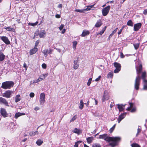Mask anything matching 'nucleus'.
Returning <instances> with one entry per match:
<instances>
[{
	"label": "nucleus",
	"mask_w": 147,
	"mask_h": 147,
	"mask_svg": "<svg viewBox=\"0 0 147 147\" xmlns=\"http://www.w3.org/2000/svg\"><path fill=\"white\" fill-rule=\"evenodd\" d=\"M99 138L104 139L108 142H112L109 143V145L112 147L116 146L121 140L119 137H110L107 136V134H106L99 135Z\"/></svg>",
	"instance_id": "nucleus-1"
},
{
	"label": "nucleus",
	"mask_w": 147,
	"mask_h": 147,
	"mask_svg": "<svg viewBox=\"0 0 147 147\" xmlns=\"http://www.w3.org/2000/svg\"><path fill=\"white\" fill-rule=\"evenodd\" d=\"M136 68L137 76L136 78L135 81L134 87L136 90H138L139 89L141 80V78L140 75L142 70V65L141 64H140L138 66L136 67Z\"/></svg>",
	"instance_id": "nucleus-2"
},
{
	"label": "nucleus",
	"mask_w": 147,
	"mask_h": 147,
	"mask_svg": "<svg viewBox=\"0 0 147 147\" xmlns=\"http://www.w3.org/2000/svg\"><path fill=\"white\" fill-rule=\"evenodd\" d=\"M14 85V82L12 81H7L2 83L1 87L4 89H10Z\"/></svg>",
	"instance_id": "nucleus-3"
},
{
	"label": "nucleus",
	"mask_w": 147,
	"mask_h": 147,
	"mask_svg": "<svg viewBox=\"0 0 147 147\" xmlns=\"http://www.w3.org/2000/svg\"><path fill=\"white\" fill-rule=\"evenodd\" d=\"M110 97L109 94L107 90H105L104 92L102 98V102H104L105 100H108Z\"/></svg>",
	"instance_id": "nucleus-4"
},
{
	"label": "nucleus",
	"mask_w": 147,
	"mask_h": 147,
	"mask_svg": "<svg viewBox=\"0 0 147 147\" xmlns=\"http://www.w3.org/2000/svg\"><path fill=\"white\" fill-rule=\"evenodd\" d=\"M13 93V92L10 90H7L5 91L3 94L2 96L3 97H5L7 98H10L11 96V94Z\"/></svg>",
	"instance_id": "nucleus-5"
},
{
	"label": "nucleus",
	"mask_w": 147,
	"mask_h": 147,
	"mask_svg": "<svg viewBox=\"0 0 147 147\" xmlns=\"http://www.w3.org/2000/svg\"><path fill=\"white\" fill-rule=\"evenodd\" d=\"M111 8L110 5H108L102 10V14L104 16H106L108 13Z\"/></svg>",
	"instance_id": "nucleus-6"
},
{
	"label": "nucleus",
	"mask_w": 147,
	"mask_h": 147,
	"mask_svg": "<svg viewBox=\"0 0 147 147\" xmlns=\"http://www.w3.org/2000/svg\"><path fill=\"white\" fill-rule=\"evenodd\" d=\"M35 35L36 34V36L39 35L40 38H44L45 37L46 34V32L45 30H41L40 32L37 34V32H35L34 33Z\"/></svg>",
	"instance_id": "nucleus-7"
},
{
	"label": "nucleus",
	"mask_w": 147,
	"mask_h": 147,
	"mask_svg": "<svg viewBox=\"0 0 147 147\" xmlns=\"http://www.w3.org/2000/svg\"><path fill=\"white\" fill-rule=\"evenodd\" d=\"M45 94L43 93H41L40 96L39 101L40 105H42L45 102Z\"/></svg>",
	"instance_id": "nucleus-8"
},
{
	"label": "nucleus",
	"mask_w": 147,
	"mask_h": 147,
	"mask_svg": "<svg viewBox=\"0 0 147 147\" xmlns=\"http://www.w3.org/2000/svg\"><path fill=\"white\" fill-rule=\"evenodd\" d=\"M0 113L2 116L3 117L5 118L8 116V113H7L6 109L4 108H1Z\"/></svg>",
	"instance_id": "nucleus-9"
},
{
	"label": "nucleus",
	"mask_w": 147,
	"mask_h": 147,
	"mask_svg": "<svg viewBox=\"0 0 147 147\" xmlns=\"http://www.w3.org/2000/svg\"><path fill=\"white\" fill-rule=\"evenodd\" d=\"M3 104L6 106L8 107V102L4 98L0 97V104Z\"/></svg>",
	"instance_id": "nucleus-10"
},
{
	"label": "nucleus",
	"mask_w": 147,
	"mask_h": 147,
	"mask_svg": "<svg viewBox=\"0 0 147 147\" xmlns=\"http://www.w3.org/2000/svg\"><path fill=\"white\" fill-rule=\"evenodd\" d=\"M1 40L7 45H9L10 42L7 37L5 36H2L1 37Z\"/></svg>",
	"instance_id": "nucleus-11"
},
{
	"label": "nucleus",
	"mask_w": 147,
	"mask_h": 147,
	"mask_svg": "<svg viewBox=\"0 0 147 147\" xmlns=\"http://www.w3.org/2000/svg\"><path fill=\"white\" fill-rule=\"evenodd\" d=\"M142 25V24L141 23H139L135 24L134 25V31H138L141 28Z\"/></svg>",
	"instance_id": "nucleus-12"
},
{
	"label": "nucleus",
	"mask_w": 147,
	"mask_h": 147,
	"mask_svg": "<svg viewBox=\"0 0 147 147\" xmlns=\"http://www.w3.org/2000/svg\"><path fill=\"white\" fill-rule=\"evenodd\" d=\"M90 33V32L89 31L87 30H84L83 31L81 36L82 37H85L86 36L89 35Z\"/></svg>",
	"instance_id": "nucleus-13"
},
{
	"label": "nucleus",
	"mask_w": 147,
	"mask_h": 147,
	"mask_svg": "<svg viewBox=\"0 0 147 147\" xmlns=\"http://www.w3.org/2000/svg\"><path fill=\"white\" fill-rule=\"evenodd\" d=\"M146 72L144 71L143 72L142 74L141 78L144 82H147V80H146Z\"/></svg>",
	"instance_id": "nucleus-14"
},
{
	"label": "nucleus",
	"mask_w": 147,
	"mask_h": 147,
	"mask_svg": "<svg viewBox=\"0 0 147 147\" xmlns=\"http://www.w3.org/2000/svg\"><path fill=\"white\" fill-rule=\"evenodd\" d=\"M38 49L36 47L30 50L29 53L30 55H32L36 53L38 51Z\"/></svg>",
	"instance_id": "nucleus-15"
},
{
	"label": "nucleus",
	"mask_w": 147,
	"mask_h": 147,
	"mask_svg": "<svg viewBox=\"0 0 147 147\" xmlns=\"http://www.w3.org/2000/svg\"><path fill=\"white\" fill-rule=\"evenodd\" d=\"M125 114L124 113H123L119 115L118 119V121L119 123L121 120H122L125 117Z\"/></svg>",
	"instance_id": "nucleus-16"
},
{
	"label": "nucleus",
	"mask_w": 147,
	"mask_h": 147,
	"mask_svg": "<svg viewBox=\"0 0 147 147\" xmlns=\"http://www.w3.org/2000/svg\"><path fill=\"white\" fill-rule=\"evenodd\" d=\"M73 132L75 133L79 134H80L82 132V130H81L80 129L75 128L73 130Z\"/></svg>",
	"instance_id": "nucleus-17"
},
{
	"label": "nucleus",
	"mask_w": 147,
	"mask_h": 147,
	"mask_svg": "<svg viewBox=\"0 0 147 147\" xmlns=\"http://www.w3.org/2000/svg\"><path fill=\"white\" fill-rule=\"evenodd\" d=\"M117 105V108L119 109V111H123L124 110V109L123 107H124L125 105H123V104H118Z\"/></svg>",
	"instance_id": "nucleus-18"
},
{
	"label": "nucleus",
	"mask_w": 147,
	"mask_h": 147,
	"mask_svg": "<svg viewBox=\"0 0 147 147\" xmlns=\"http://www.w3.org/2000/svg\"><path fill=\"white\" fill-rule=\"evenodd\" d=\"M102 24V23L101 20H99L97 21L95 25V26L96 27L98 28L101 26Z\"/></svg>",
	"instance_id": "nucleus-19"
},
{
	"label": "nucleus",
	"mask_w": 147,
	"mask_h": 147,
	"mask_svg": "<svg viewBox=\"0 0 147 147\" xmlns=\"http://www.w3.org/2000/svg\"><path fill=\"white\" fill-rule=\"evenodd\" d=\"M78 63V59L74 61V65L73 67L75 69H77L79 67V64Z\"/></svg>",
	"instance_id": "nucleus-20"
},
{
	"label": "nucleus",
	"mask_w": 147,
	"mask_h": 147,
	"mask_svg": "<svg viewBox=\"0 0 147 147\" xmlns=\"http://www.w3.org/2000/svg\"><path fill=\"white\" fill-rule=\"evenodd\" d=\"M94 139V138L93 137H89L86 138V140L88 144H90L92 142Z\"/></svg>",
	"instance_id": "nucleus-21"
},
{
	"label": "nucleus",
	"mask_w": 147,
	"mask_h": 147,
	"mask_svg": "<svg viewBox=\"0 0 147 147\" xmlns=\"http://www.w3.org/2000/svg\"><path fill=\"white\" fill-rule=\"evenodd\" d=\"M4 28L9 31H12L13 32L15 31V29L11 28L10 27H6Z\"/></svg>",
	"instance_id": "nucleus-22"
},
{
	"label": "nucleus",
	"mask_w": 147,
	"mask_h": 147,
	"mask_svg": "<svg viewBox=\"0 0 147 147\" xmlns=\"http://www.w3.org/2000/svg\"><path fill=\"white\" fill-rule=\"evenodd\" d=\"M114 66L116 68L121 69V64L117 62H115L114 63Z\"/></svg>",
	"instance_id": "nucleus-23"
},
{
	"label": "nucleus",
	"mask_w": 147,
	"mask_h": 147,
	"mask_svg": "<svg viewBox=\"0 0 147 147\" xmlns=\"http://www.w3.org/2000/svg\"><path fill=\"white\" fill-rule=\"evenodd\" d=\"M24 115L25 114L24 113H20V112L16 113L15 114L14 117L16 118H17L20 116L22 115Z\"/></svg>",
	"instance_id": "nucleus-24"
},
{
	"label": "nucleus",
	"mask_w": 147,
	"mask_h": 147,
	"mask_svg": "<svg viewBox=\"0 0 147 147\" xmlns=\"http://www.w3.org/2000/svg\"><path fill=\"white\" fill-rule=\"evenodd\" d=\"M43 140L41 139H38L36 142V143L38 146H40L43 143Z\"/></svg>",
	"instance_id": "nucleus-25"
},
{
	"label": "nucleus",
	"mask_w": 147,
	"mask_h": 147,
	"mask_svg": "<svg viewBox=\"0 0 147 147\" xmlns=\"http://www.w3.org/2000/svg\"><path fill=\"white\" fill-rule=\"evenodd\" d=\"M107 28V27L106 26H105V27L103 28L102 30H101L99 33H97L96 35H98L100 34V35H102L104 32L106 30V29Z\"/></svg>",
	"instance_id": "nucleus-26"
},
{
	"label": "nucleus",
	"mask_w": 147,
	"mask_h": 147,
	"mask_svg": "<svg viewBox=\"0 0 147 147\" xmlns=\"http://www.w3.org/2000/svg\"><path fill=\"white\" fill-rule=\"evenodd\" d=\"M20 96L19 94L16 95L15 99V101L16 102H18L21 99L20 98Z\"/></svg>",
	"instance_id": "nucleus-27"
},
{
	"label": "nucleus",
	"mask_w": 147,
	"mask_h": 147,
	"mask_svg": "<svg viewBox=\"0 0 147 147\" xmlns=\"http://www.w3.org/2000/svg\"><path fill=\"white\" fill-rule=\"evenodd\" d=\"M127 25L129 26H133V23L131 20H129L127 22Z\"/></svg>",
	"instance_id": "nucleus-28"
},
{
	"label": "nucleus",
	"mask_w": 147,
	"mask_h": 147,
	"mask_svg": "<svg viewBox=\"0 0 147 147\" xmlns=\"http://www.w3.org/2000/svg\"><path fill=\"white\" fill-rule=\"evenodd\" d=\"M131 145V147H141L140 145L135 143H133Z\"/></svg>",
	"instance_id": "nucleus-29"
},
{
	"label": "nucleus",
	"mask_w": 147,
	"mask_h": 147,
	"mask_svg": "<svg viewBox=\"0 0 147 147\" xmlns=\"http://www.w3.org/2000/svg\"><path fill=\"white\" fill-rule=\"evenodd\" d=\"M5 56L3 53L0 55V61H3L5 58Z\"/></svg>",
	"instance_id": "nucleus-30"
},
{
	"label": "nucleus",
	"mask_w": 147,
	"mask_h": 147,
	"mask_svg": "<svg viewBox=\"0 0 147 147\" xmlns=\"http://www.w3.org/2000/svg\"><path fill=\"white\" fill-rule=\"evenodd\" d=\"M42 52L43 53L45 57H46L47 56V54L48 53V50L47 49H45Z\"/></svg>",
	"instance_id": "nucleus-31"
},
{
	"label": "nucleus",
	"mask_w": 147,
	"mask_h": 147,
	"mask_svg": "<svg viewBox=\"0 0 147 147\" xmlns=\"http://www.w3.org/2000/svg\"><path fill=\"white\" fill-rule=\"evenodd\" d=\"M80 104L79 108L80 109H82L84 107V103L83 100H81L80 101Z\"/></svg>",
	"instance_id": "nucleus-32"
},
{
	"label": "nucleus",
	"mask_w": 147,
	"mask_h": 147,
	"mask_svg": "<svg viewBox=\"0 0 147 147\" xmlns=\"http://www.w3.org/2000/svg\"><path fill=\"white\" fill-rule=\"evenodd\" d=\"M82 141L81 140H79L76 142L75 144L74 145V147H78V145L79 144L82 143Z\"/></svg>",
	"instance_id": "nucleus-33"
},
{
	"label": "nucleus",
	"mask_w": 147,
	"mask_h": 147,
	"mask_svg": "<svg viewBox=\"0 0 147 147\" xmlns=\"http://www.w3.org/2000/svg\"><path fill=\"white\" fill-rule=\"evenodd\" d=\"M116 124H114L113 125V126L109 130L110 133L111 134L113 132L115 129V128L116 126Z\"/></svg>",
	"instance_id": "nucleus-34"
},
{
	"label": "nucleus",
	"mask_w": 147,
	"mask_h": 147,
	"mask_svg": "<svg viewBox=\"0 0 147 147\" xmlns=\"http://www.w3.org/2000/svg\"><path fill=\"white\" fill-rule=\"evenodd\" d=\"M92 147H101V145L98 143H94L92 144Z\"/></svg>",
	"instance_id": "nucleus-35"
},
{
	"label": "nucleus",
	"mask_w": 147,
	"mask_h": 147,
	"mask_svg": "<svg viewBox=\"0 0 147 147\" xmlns=\"http://www.w3.org/2000/svg\"><path fill=\"white\" fill-rule=\"evenodd\" d=\"M133 45L134 47V48L136 50L138 49L140 46V43H137L134 44H133Z\"/></svg>",
	"instance_id": "nucleus-36"
},
{
	"label": "nucleus",
	"mask_w": 147,
	"mask_h": 147,
	"mask_svg": "<svg viewBox=\"0 0 147 147\" xmlns=\"http://www.w3.org/2000/svg\"><path fill=\"white\" fill-rule=\"evenodd\" d=\"M113 76V72H109L107 75V78H112Z\"/></svg>",
	"instance_id": "nucleus-37"
},
{
	"label": "nucleus",
	"mask_w": 147,
	"mask_h": 147,
	"mask_svg": "<svg viewBox=\"0 0 147 147\" xmlns=\"http://www.w3.org/2000/svg\"><path fill=\"white\" fill-rule=\"evenodd\" d=\"M93 6L94 5H92L87 6L86 8L84 9V11H86L90 10L91 8L93 7Z\"/></svg>",
	"instance_id": "nucleus-38"
},
{
	"label": "nucleus",
	"mask_w": 147,
	"mask_h": 147,
	"mask_svg": "<svg viewBox=\"0 0 147 147\" xmlns=\"http://www.w3.org/2000/svg\"><path fill=\"white\" fill-rule=\"evenodd\" d=\"M77 44V42L76 41H74L73 42V47L74 49H76V46Z\"/></svg>",
	"instance_id": "nucleus-39"
},
{
	"label": "nucleus",
	"mask_w": 147,
	"mask_h": 147,
	"mask_svg": "<svg viewBox=\"0 0 147 147\" xmlns=\"http://www.w3.org/2000/svg\"><path fill=\"white\" fill-rule=\"evenodd\" d=\"M77 115H75L72 118V119H71L70 121V122H71L74 121L76 119H77Z\"/></svg>",
	"instance_id": "nucleus-40"
},
{
	"label": "nucleus",
	"mask_w": 147,
	"mask_h": 147,
	"mask_svg": "<svg viewBox=\"0 0 147 147\" xmlns=\"http://www.w3.org/2000/svg\"><path fill=\"white\" fill-rule=\"evenodd\" d=\"M38 133V131H37L35 132H31L29 134L30 136H34L36 133Z\"/></svg>",
	"instance_id": "nucleus-41"
},
{
	"label": "nucleus",
	"mask_w": 147,
	"mask_h": 147,
	"mask_svg": "<svg viewBox=\"0 0 147 147\" xmlns=\"http://www.w3.org/2000/svg\"><path fill=\"white\" fill-rule=\"evenodd\" d=\"M75 11L76 12H79L80 13H84V11H85L84 9H76L75 10Z\"/></svg>",
	"instance_id": "nucleus-42"
},
{
	"label": "nucleus",
	"mask_w": 147,
	"mask_h": 147,
	"mask_svg": "<svg viewBox=\"0 0 147 147\" xmlns=\"http://www.w3.org/2000/svg\"><path fill=\"white\" fill-rule=\"evenodd\" d=\"M92 80V78H90L89 79L87 83V85L89 86L90 85Z\"/></svg>",
	"instance_id": "nucleus-43"
},
{
	"label": "nucleus",
	"mask_w": 147,
	"mask_h": 147,
	"mask_svg": "<svg viewBox=\"0 0 147 147\" xmlns=\"http://www.w3.org/2000/svg\"><path fill=\"white\" fill-rule=\"evenodd\" d=\"M141 129L139 128H138L137 129V132L136 134V137L138 136V135H139V133L141 132Z\"/></svg>",
	"instance_id": "nucleus-44"
},
{
	"label": "nucleus",
	"mask_w": 147,
	"mask_h": 147,
	"mask_svg": "<svg viewBox=\"0 0 147 147\" xmlns=\"http://www.w3.org/2000/svg\"><path fill=\"white\" fill-rule=\"evenodd\" d=\"M38 21H37L34 23H30V25L32 26H34L37 25L38 24Z\"/></svg>",
	"instance_id": "nucleus-45"
},
{
	"label": "nucleus",
	"mask_w": 147,
	"mask_h": 147,
	"mask_svg": "<svg viewBox=\"0 0 147 147\" xmlns=\"http://www.w3.org/2000/svg\"><path fill=\"white\" fill-rule=\"evenodd\" d=\"M121 69L116 68V69L114 70V72L115 73H118L120 71Z\"/></svg>",
	"instance_id": "nucleus-46"
},
{
	"label": "nucleus",
	"mask_w": 147,
	"mask_h": 147,
	"mask_svg": "<svg viewBox=\"0 0 147 147\" xmlns=\"http://www.w3.org/2000/svg\"><path fill=\"white\" fill-rule=\"evenodd\" d=\"M144 86L143 89L145 90H147V82H144Z\"/></svg>",
	"instance_id": "nucleus-47"
},
{
	"label": "nucleus",
	"mask_w": 147,
	"mask_h": 147,
	"mask_svg": "<svg viewBox=\"0 0 147 147\" xmlns=\"http://www.w3.org/2000/svg\"><path fill=\"white\" fill-rule=\"evenodd\" d=\"M42 67L43 69H46L47 68V65L45 63H43L42 65Z\"/></svg>",
	"instance_id": "nucleus-48"
},
{
	"label": "nucleus",
	"mask_w": 147,
	"mask_h": 147,
	"mask_svg": "<svg viewBox=\"0 0 147 147\" xmlns=\"http://www.w3.org/2000/svg\"><path fill=\"white\" fill-rule=\"evenodd\" d=\"M40 42V41L39 40H37L36 42V43L34 47L37 48L38 45Z\"/></svg>",
	"instance_id": "nucleus-49"
},
{
	"label": "nucleus",
	"mask_w": 147,
	"mask_h": 147,
	"mask_svg": "<svg viewBox=\"0 0 147 147\" xmlns=\"http://www.w3.org/2000/svg\"><path fill=\"white\" fill-rule=\"evenodd\" d=\"M53 51V49H50L48 51V54H52V52Z\"/></svg>",
	"instance_id": "nucleus-50"
},
{
	"label": "nucleus",
	"mask_w": 147,
	"mask_h": 147,
	"mask_svg": "<svg viewBox=\"0 0 147 147\" xmlns=\"http://www.w3.org/2000/svg\"><path fill=\"white\" fill-rule=\"evenodd\" d=\"M101 78V76H99L98 78H96L95 80V81L96 82H98L100 80V78Z\"/></svg>",
	"instance_id": "nucleus-51"
},
{
	"label": "nucleus",
	"mask_w": 147,
	"mask_h": 147,
	"mask_svg": "<svg viewBox=\"0 0 147 147\" xmlns=\"http://www.w3.org/2000/svg\"><path fill=\"white\" fill-rule=\"evenodd\" d=\"M64 26L63 24H61V25L59 27V29L60 30H61L63 28Z\"/></svg>",
	"instance_id": "nucleus-52"
},
{
	"label": "nucleus",
	"mask_w": 147,
	"mask_h": 147,
	"mask_svg": "<svg viewBox=\"0 0 147 147\" xmlns=\"http://www.w3.org/2000/svg\"><path fill=\"white\" fill-rule=\"evenodd\" d=\"M39 78L40 79V80H42L44 79L45 78V77H44V76H43V75L42 74L39 77Z\"/></svg>",
	"instance_id": "nucleus-53"
},
{
	"label": "nucleus",
	"mask_w": 147,
	"mask_h": 147,
	"mask_svg": "<svg viewBox=\"0 0 147 147\" xmlns=\"http://www.w3.org/2000/svg\"><path fill=\"white\" fill-rule=\"evenodd\" d=\"M34 96V94L33 92H31L30 94V96L31 97H33Z\"/></svg>",
	"instance_id": "nucleus-54"
},
{
	"label": "nucleus",
	"mask_w": 147,
	"mask_h": 147,
	"mask_svg": "<svg viewBox=\"0 0 147 147\" xmlns=\"http://www.w3.org/2000/svg\"><path fill=\"white\" fill-rule=\"evenodd\" d=\"M125 55L123 54L122 52L120 53V57L121 58H123L124 57Z\"/></svg>",
	"instance_id": "nucleus-55"
},
{
	"label": "nucleus",
	"mask_w": 147,
	"mask_h": 147,
	"mask_svg": "<svg viewBox=\"0 0 147 147\" xmlns=\"http://www.w3.org/2000/svg\"><path fill=\"white\" fill-rule=\"evenodd\" d=\"M118 29L117 28H116L112 32V33L113 34H114L117 31V30Z\"/></svg>",
	"instance_id": "nucleus-56"
},
{
	"label": "nucleus",
	"mask_w": 147,
	"mask_h": 147,
	"mask_svg": "<svg viewBox=\"0 0 147 147\" xmlns=\"http://www.w3.org/2000/svg\"><path fill=\"white\" fill-rule=\"evenodd\" d=\"M55 17L57 18H61V16L60 15L57 14L55 15Z\"/></svg>",
	"instance_id": "nucleus-57"
},
{
	"label": "nucleus",
	"mask_w": 147,
	"mask_h": 147,
	"mask_svg": "<svg viewBox=\"0 0 147 147\" xmlns=\"http://www.w3.org/2000/svg\"><path fill=\"white\" fill-rule=\"evenodd\" d=\"M143 14L145 15L147 14V9H144L143 11Z\"/></svg>",
	"instance_id": "nucleus-58"
},
{
	"label": "nucleus",
	"mask_w": 147,
	"mask_h": 147,
	"mask_svg": "<svg viewBox=\"0 0 147 147\" xmlns=\"http://www.w3.org/2000/svg\"><path fill=\"white\" fill-rule=\"evenodd\" d=\"M136 108H134L132 109L131 110V112H134L136 111Z\"/></svg>",
	"instance_id": "nucleus-59"
},
{
	"label": "nucleus",
	"mask_w": 147,
	"mask_h": 147,
	"mask_svg": "<svg viewBox=\"0 0 147 147\" xmlns=\"http://www.w3.org/2000/svg\"><path fill=\"white\" fill-rule=\"evenodd\" d=\"M129 104L130 105L129 107H130V108H132L133 107V103L132 102H129Z\"/></svg>",
	"instance_id": "nucleus-60"
},
{
	"label": "nucleus",
	"mask_w": 147,
	"mask_h": 147,
	"mask_svg": "<svg viewBox=\"0 0 147 147\" xmlns=\"http://www.w3.org/2000/svg\"><path fill=\"white\" fill-rule=\"evenodd\" d=\"M23 67H24L26 68V69H27V65L26 63H24Z\"/></svg>",
	"instance_id": "nucleus-61"
},
{
	"label": "nucleus",
	"mask_w": 147,
	"mask_h": 147,
	"mask_svg": "<svg viewBox=\"0 0 147 147\" xmlns=\"http://www.w3.org/2000/svg\"><path fill=\"white\" fill-rule=\"evenodd\" d=\"M122 31V30H121V29H120V30L118 32V35L120 34L121 33Z\"/></svg>",
	"instance_id": "nucleus-62"
},
{
	"label": "nucleus",
	"mask_w": 147,
	"mask_h": 147,
	"mask_svg": "<svg viewBox=\"0 0 147 147\" xmlns=\"http://www.w3.org/2000/svg\"><path fill=\"white\" fill-rule=\"evenodd\" d=\"M113 35V34L112 33L110 34L109 36L108 39L110 40V38Z\"/></svg>",
	"instance_id": "nucleus-63"
},
{
	"label": "nucleus",
	"mask_w": 147,
	"mask_h": 147,
	"mask_svg": "<svg viewBox=\"0 0 147 147\" xmlns=\"http://www.w3.org/2000/svg\"><path fill=\"white\" fill-rule=\"evenodd\" d=\"M39 109V108L38 107H36L34 108V110L35 111H37V110H38Z\"/></svg>",
	"instance_id": "nucleus-64"
}]
</instances>
